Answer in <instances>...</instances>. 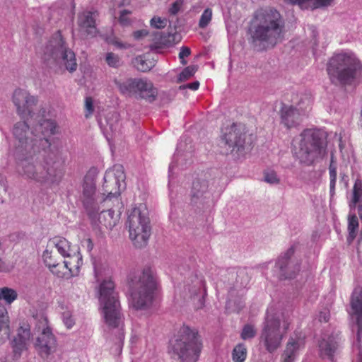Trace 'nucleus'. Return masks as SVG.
<instances>
[{"mask_svg": "<svg viewBox=\"0 0 362 362\" xmlns=\"http://www.w3.org/2000/svg\"><path fill=\"white\" fill-rule=\"evenodd\" d=\"M329 316H330L329 312L328 310H325L321 311L319 313L318 319L320 322H328V320L329 319Z\"/></svg>", "mask_w": 362, "mask_h": 362, "instance_id": "6e6d98bb", "label": "nucleus"}, {"mask_svg": "<svg viewBox=\"0 0 362 362\" xmlns=\"http://www.w3.org/2000/svg\"><path fill=\"white\" fill-rule=\"evenodd\" d=\"M250 33L255 45L263 49L274 47L284 38V20L275 9L258 11L252 21Z\"/></svg>", "mask_w": 362, "mask_h": 362, "instance_id": "f03ea898", "label": "nucleus"}, {"mask_svg": "<svg viewBox=\"0 0 362 362\" xmlns=\"http://www.w3.org/2000/svg\"><path fill=\"white\" fill-rule=\"evenodd\" d=\"M351 309L349 311L351 318L357 326V341L360 342L362 337V292L355 289L350 302Z\"/></svg>", "mask_w": 362, "mask_h": 362, "instance_id": "6ab92c4d", "label": "nucleus"}, {"mask_svg": "<svg viewBox=\"0 0 362 362\" xmlns=\"http://www.w3.org/2000/svg\"><path fill=\"white\" fill-rule=\"evenodd\" d=\"M126 226L129 238L136 247H142L147 244L151 228L148 211L144 205L132 209L128 215Z\"/></svg>", "mask_w": 362, "mask_h": 362, "instance_id": "0eeeda50", "label": "nucleus"}, {"mask_svg": "<svg viewBox=\"0 0 362 362\" xmlns=\"http://www.w3.org/2000/svg\"><path fill=\"white\" fill-rule=\"evenodd\" d=\"M264 180L266 182L269 184H278L279 182V179L277 177V175L274 171H269L264 173Z\"/></svg>", "mask_w": 362, "mask_h": 362, "instance_id": "de8ad7c7", "label": "nucleus"}, {"mask_svg": "<svg viewBox=\"0 0 362 362\" xmlns=\"http://www.w3.org/2000/svg\"><path fill=\"white\" fill-rule=\"evenodd\" d=\"M99 302L105 325L117 334L116 352L120 353L124 339V316L115 282L111 279H104L99 285Z\"/></svg>", "mask_w": 362, "mask_h": 362, "instance_id": "7ed1b4c3", "label": "nucleus"}, {"mask_svg": "<svg viewBox=\"0 0 362 362\" xmlns=\"http://www.w3.org/2000/svg\"><path fill=\"white\" fill-rule=\"evenodd\" d=\"M40 148L14 156L16 171L26 180L40 183H54L63 176L62 162L57 153Z\"/></svg>", "mask_w": 362, "mask_h": 362, "instance_id": "f257e3e1", "label": "nucleus"}, {"mask_svg": "<svg viewBox=\"0 0 362 362\" xmlns=\"http://www.w3.org/2000/svg\"><path fill=\"white\" fill-rule=\"evenodd\" d=\"M17 298L18 293L15 289L6 286L0 288V300L11 305Z\"/></svg>", "mask_w": 362, "mask_h": 362, "instance_id": "4c0bfd02", "label": "nucleus"}, {"mask_svg": "<svg viewBox=\"0 0 362 362\" xmlns=\"http://www.w3.org/2000/svg\"><path fill=\"white\" fill-rule=\"evenodd\" d=\"M56 127V123L53 120L40 119H38V124L35 128V131L37 134H41V136L37 134L38 137L45 138L49 141L48 137L55 134Z\"/></svg>", "mask_w": 362, "mask_h": 362, "instance_id": "c85d7f7f", "label": "nucleus"}, {"mask_svg": "<svg viewBox=\"0 0 362 362\" xmlns=\"http://www.w3.org/2000/svg\"><path fill=\"white\" fill-rule=\"evenodd\" d=\"M148 31L146 29H141L134 31L132 36L136 40H141L148 35Z\"/></svg>", "mask_w": 362, "mask_h": 362, "instance_id": "603ef678", "label": "nucleus"}, {"mask_svg": "<svg viewBox=\"0 0 362 362\" xmlns=\"http://www.w3.org/2000/svg\"><path fill=\"white\" fill-rule=\"evenodd\" d=\"M114 83L119 93L125 97L152 103L158 95L157 88L147 78H128L124 81L115 79Z\"/></svg>", "mask_w": 362, "mask_h": 362, "instance_id": "9b49d317", "label": "nucleus"}, {"mask_svg": "<svg viewBox=\"0 0 362 362\" xmlns=\"http://www.w3.org/2000/svg\"><path fill=\"white\" fill-rule=\"evenodd\" d=\"M12 102L16 108L17 114L23 119H29L35 115L37 98L31 95L27 90L16 89L12 95Z\"/></svg>", "mask_w": 362, "mask_h": 362, "instance_id": "dca6fc26", "label": "nucleus"}, {"mask_svg": "<svg viewBox=\"0 0 362 362\" xmlns=\"http://www.w3.org/2000/svg\"><path fill=\"white\" fill-rule=\"evenodd\" d=\"M13 267L14 265L12 262L0 257V272H9Z\"/></svg>", "mask_w": 362, "mask_h": 362, "instance_id": "09e8293b", "label": "nucleus"}, {"mask_svg": "<svg viewBox=\"0 0 362 362\" xmlns=\"http://www.w3.org/2000/svg\"><path fill=\"white\" fill-rule=\"evenodd\" d=\"M47 247L52 250L55 248L64 257H70V259L64 261V267L68 269L72 274L77 272L82 264V259L79 255L71 256L70 243L67 240L63 238H53L48 243Z\"/></svg>", "mask_w": 362, "mask_h": 362, "instance_id": "f3484780", "label": "nucleus"}, {"mask_svg": "<svg viewBox=\"0 0 362 362\" xmlns=\"http://www.w3.org/2000/svg\"><path fill=\"white\" fill-rule=\"evenodd\" d=\"M150 25L154 28L162 29L167 25V20L165 18L155 16L151 19Z\"/></svg>", "mask_w": 362, "mask_h": 362, "instance_id": "49530a36", "label": "nucleus"}, {"mask_svg": "<svg viewBox=\"0 0 362 362\" xmlns=\"http://www.w3.org/2000/svg\"><path fill=\"white\" fill-rule=\"evenodd\" d=\"M42 57L48 64H54L70 73L77 69L76 55L66 45L59 31L56 32L48 41L43 49Z\"/></svg>", "mask_w": 362, "mask_h": 362, "instance_id": "39448f33", "label": "nucleus"}, {"mask_svg": "<svg viewBox=\"0 0 362 362\" xmlns=\"http://www.w3.org/2000/svg\"><path fill=\"white\" fill-rule=\"evenodd\" d=\"M175 167L174 163H170L169 165V173H171Z\"/></svg>", "mask_w": 362, "mask_h": 362, "instance_id": "680f3d73", "label": "nucleus"}, {"mask_svg": "<svg viewBox=\"0 0 362 362\" xmlns=\"http://www.w3.org/2000/svg\"><path fill=\"white\" fill-rule=\"evenodd\" d=\"M288 327L289 322L287 320H284L281 323L279 315L270 314L267 311L261 338L269 352L272 353L280 346Z\"/></svg>", "mask_w": 362, "mask_h": 362, "instance_id": "ddd939ff", "label": "nucleus"}, {"mask_svg": "<svg viewBox=\"0 0 362 362\" xmlns=\"http://www.w3.org/2000/svg\"><path fill=\"white\" fill-rule=\"evenodd\" d=\"M356 362H362V349H359Z\"/></svg>", "mask_w": 362, "mask_h": 362, "instance_id": "bf43d9fd", "label": "nucleus"}, {"mask_svg": "<svg viewBox=\"0 0 362 362\" xmlns=\"http://www.w3.org/2000/svg\"><path fill=\"white\" fill-rule=\"evenodd\" d=\"M95 274L97 277L101 275V272L96 266H95Z\"/></svg>", "mask_w": 362, "mask_h": 362, "instance_id": "052dcab7", "label": "nucleus"}, {"mask_svg": "<svg viewBox=\"0 0 362 362\" xmlns=\"http://www.w3.org/2000/svg\"><path fill=\"white\" fill-rule=\"evenodd\" d=\"M294 254V249L289 248L284 256L281 257L276 265L281 271V275L285 279L294 278L300 271V264L297 260L291 259Z\"/></svg>", "mask_w": 362, "mask_h": 362, "instance_id": "a211bd4d", "label": "nucleus"}, {"mask_svg": "<svg viewBox=\"0 0 362 362\" xmlns=\"http://www.w3.org/2000/svg\"><path fill=\"white\" fill-rule=\"evenodd\" d=\"M36 328L40 334L35 343V349L41 356H47L55 348L56 339L44 315L38 317Z\"/></svg>", "mask_w": 362, "mask_h": 362, "instance_id": "2eb2a0df", "label": "nucleus"}, {"mask_svg": "<svg viewBox=\"0 0 362 362\" xmlns=\"http://www.w3.org/2000/svg\"><path fill=\"white\" fill-rule=\"evenodd\" d=\"M156 281L150 269H145L132 288L130 305L136 310H144L152 305Z\"/></svg>", "mask_w": 362, "mask_h": 362, "instance_id": "1a4fd4ad", "label": "nucleus"}, {"mask_svg": "<svg viewBox=\"0 0 362 362\" xmlns=\"http://www.w3.org/2000/svg\"><path fill=\"white\" fill-rule=\"evenodd\" d=\"M98 175L96 168L90 169L84 177L83 190L80 199L88 216L94 219L98 211L104 206H111L110 199L104 198L103 194H97L95 179Z\"/></svg>", "mask_w": 362, "mask_h": 362, "instance_id": "6e6552de", "label": "nucleus"}, {"mask_svg": "<svg viewBox=\"0 0 362 362\" xmlns=\"http://www.w3.org/2000/svg\"><path fill=\"white\" fill-rule=\"evenodd\" d=\"M31 333L29 325H24L19 327L17 335L12 341V347L15 356H20L22 351L27 349Z\"/></svg>", "mask_w": 362, "mask_h": 362, "instance_id": "b1692460", "label": "nucleus"}, {"mask_svg": "<svg viewBox=\"0 0 362 362\" xmlns=\"http://www.w3.org/2000/svg\"><path fill=\"white\" fill-rule=\"evenodd\" d=\"M133 64L134 67L138 71L142 72L150 71L155 66V62L147 58L146 55H140L136 57L134 59Z\"/></svg>", "mask_w": 362, "mask_h": 362, "instance_id": "473e14b6", "label": "nucleus"}, {"mask_svg": "<svg viewBox=\"0 0 362 362\" xmlns=\"http://www.w3.org/2000/svg\"><path fill=\"white\" fill-rule=\"evenodd\" d=\"M53 250L47 247L43 252L44 262L49 269L56 268L59 264L55 258Z\"/></svg>", "mask_w": 362, "mask_h": 362, "instance_id": "ea45409f", "label": "nucleus"}, {"mask_svg": "<svg viewBox=\"0 0 362 362\" xmlns=\"http://www.w3.org/2000/svg\"><path fill=\"white\" fill-rule=\"evenodd\" d=\"M256 334V331L254 327L250 325H246L244 326L240 337L242 339L247 340L253 338Z\"/></svg>", "mask_w": 362, "mask_h": 362, "instance_id": "a18cd8bd", "label": "nucleus"}, {"mask_svg": "<svg viewBox=\"0 0 362 362\" xmlns=\"http://www.w3.org/2000/svg\"><path fill=\"white\" fill-rule=\"evenodd\" d=\"M85 107L86 110L85 116L86 117H88L93 112V100L90 98H86Z\"/></svg>", "mask_w": 362, "mask_h": 362, "instance_id": "864d4df0", "label": "nucleus"}, {"mask_svg": "<svg viewBox=\"0 0 362 362\" xmlns=\"http://www.w3.org/2000/svg\"><path fill=\"white\" fill-rule=\"evenodd\" d=\"M190 281L191 284H187L185 286L191 296L196 295L201 288H204V281L202 276L194 275Z\"/></svg>", "mask_w": 362, "mask_h": 362, "instance_id": "e433bc0d", "label": "nucleus"}, {"mask_svg": "<svg viewBox=\"0 0 362 362\" xmlns=\"http://www.w3.org/2000/svg\"><path fill=\"white\" fill-rule=\"evenodd\" d=\"M35 117V115H34V117H33L32 119H33V118H34V119H36L37 118H36V117Z\"/></svg>", "mask_w": 362, "mask_h": 362, "instance_id": "0e129e2a", "label": "nucleus"}, {"mask_svg": "<svg viewBox=\"0 0 362 362\" xmlns=\"http://www.w3.org/2000/svg\"><path fill=\"white\" fill-rule=\"evenodd\" d=\"M247 356V350L245 345L239 343L233 349L232 360L233 362H244Z\"/></svg>", "mask_w": 362, "mask_h": 362, "instance_id": "58836bf2", "label": "nucleus"}, {"mask_svg": "<svg viewBox=\"0 0 362 362\" xmlns=\"http://www.w3.org/2000/svg\"><path fill=\"white\" fill-rule=\"evenodd\" d=\"M105 62L112 68H118L122 64L120 57L113 52H107L106 54Z\"/></svg>", "mask_w": 362, "mask_h": 362, "instance_id": "a19ab883", "label": "nucleus"}, {"mask_svg": "<svg viewBox=\"0 0 362 362\" xmlns=\"http://www.w3.org/2000/svg\"><path fill=\"white\" fill-rule=\"evenodd\" d=\"M124 179V168L121 165H115L105 172L101 194L104 198L110 199V204L118 202L117 197L120 194L121 185Z\"/></svg>", "mask_w": 362, "mask_h": 362, "instance_id": "4468645a", "label": "nucleus"}, {"mask_svg": "<svg viewBox=\"0 0 362 362\" xmlns=\"http://www.w3.org/2000/svg\"><path fill=\"white\" fill-rule=\"evenodd\" d=\"M2 250V244H1V242L0 241V251H1Z\"/></svg>", "mask_w": 362, "mask_h": 362, "instance_id": "e2e57ef3", "label": "nucleus"}, {"mask_svg": "<svg viewBox=\"0 0 362 362\" xmlns=\"http://www.w3.org/2000/svg\"><path fill=\"white\" fill-rule=\"evenodd\" d=\"M172 346L174 354L177 355L182 362H197L202 344L197 332L189 327H183Z\"/></svg>", "mask_w": 362, "mask_h": 362, "instance_id": "f8f14e48", "label": "nucleus"}, {"mask_svg": "<svg viewBox=\"0 0 362 362\" xmlns=\"http://www.w3.org/2000/svg\"><path fill=\"white\" fill-rule=\"evenodd\" d=\"M129 13V12L127 10H124L121 12L119 21L122 25H127L129 23V20L127 18Z\"/></svg>", "mask_w": 362, "mask_h": 362, "instance_id": "5fc2aeb1", "label": "nucleus"}, {"mask_svg": "<svg viewBox=\"0 0 362 362\" xmlns=\"http://www.w3.org/2000/svg\"><path fill=\"white\" fill-rule=\"evenodd\" d=\"M156 37L157 38V36H159L158 38V43L161 45L170 47L175 44L177 42H178L180 35L175 32L173 33H156Z\"/></svg>", "mask_w": 362, "mask_h": 362, "instance_id": "72a5a7b5", "label": "nucleus"}, {"mask_svg": "<svg viewBox=\"0 0 362 362\" xmlns=\"http://www.w3.org/2000/svg\"><path fill=\"white\" fill-rule=\"evenodd\" d=\"M302 115L293 105H284L281 109V122L287 128L297 127L301 122Z\"/></svg>", "mask_w": 362, "mask_h": 362, "instance_id": "5701e85b", "label": "nucleus"}, {"mask_svg": "<svg viewBox=\"0 0 362 362\" xmlns=\"http://www.w3.org/2000/svg\"><path fill=\"white\" fill-rule=\"evenodd\" d=\"M332 83L356 85L362 80V64L354 55L339 53L332 57L327 66Z\"/></svg>", "mask_w": 362, "mask_h": 362, "instance_id": "20e7f679", "label": "nucleus"}, {"mask_svg": "<svg viewBox=\"0 0 362 362\" xmlns=\"http://www.w3.org/2000/svg\"><path fill=\"white\" fill-rule=\"evenodd\" d=\"M6 308L0 303V342L9 337L11 330Z\"/></svg>", "mask_w": 362, "mask_h": 362, "instance_id": "c756f323", "label": "nucleus"}, {"mask_svg": "<svg viewBox=\"0 0 362 362\" xmlns=\"http://www.w3.org/2000/svg\"><path fill=\"white\" fill-rule=\"evenodd\" d=\"M98 124L106 139L110 141L119 129V123L117 113L110 114L103 119H99Z\"/></svg>", "mask_w": 362, "mask_h": 362, "instance_id": "393cba45", "label": "nucleus"}, {"mask_svg": "<svg viewBox=\"0 0 362 362\" xmlns=\"http://www.w3.org/2000/svg\"><path fill=\"white\" fill-rule=\"evenodd\" d=\"M14 152L16 156L30 151H37L40 148H49L50 142L45 138H40L29 128L26 122H16L12 129Z\"/></svg>", "mask_w": 362, "mask_h": 362, "instance_id": "9d476101", "label": "nucleus"}, {"mask_svg": "<svg viewBox=\"0 0 362 362\" xmlns=\"http://www.w3.org/2000/svg\"><path fill=\"white\" fill-rule=\"evenodd\" d=\"M183 5L182 0H176L169 8L168 12L170 15H176Z\"/></svg>", "mask_w": 362, "mask_h": 362, "instance_id": "8fccbe9b", "label": "nucleus"}, {"mask_svg": "<svg viewBox=\"0 0 362 362\" xmlns=\"http://www.w3.org/2000/svg\"><path fill=\"white\" fill-rule=\"evenodd\" d=\"M191 53L190 49L187 47H182L180 48V52L179 53V58L180 59L181 64L185 65L187 64V61L185 59V57H187L189 56Z\"/></svg>", "mask_w": 362, "mask_h": 362, "instance_id": "3c124183", "label": "nucleus"}, {"mask_svg": "<svg viewBox=\"0 0 362 362\" xmlns=\"http://www.w3.org/2000/svg\"><path fill=\"white\" fill-rule=\"evenodd\" d=\"M199 81H194L190 83H187V85H184L180 87V88H189L192 90H196L199 88Z\"/></svg>", "mask_w": 362, "mask_h": 362, "instance_id": "4d7b16f0", "label": "nucleus"}, {"mask_svg": "<svg viewBox=\"0 0 362 362\" xmlns=\"http://www.w3.org/2000/svg\"><path fill=\"white\" fill-rule=\"evenodd\" d=\"M97 16V12L91 11H83L79 14L78 25L80 29L88 35H95L96 33L95 18Z\"/></svg>", "mask_w": 362, "mask_h": 362, "instance_id": "a878e982", "label": "nucleus"}, {"mask_svg": "<svg viewBox=\"0 0 362 362\" xmlns=\"http://www.w3.org/2000/svg\"><path fill=\"white\" fill-rule=\"evenodd\" d=\"M112 44L118 47V48H120V49H127L129 47V45L127 44H125V43H123L122 42H119L118 40H114L112 42Z\"/></svg>", "mask_w": 362, "mask_h": 362, "instance_id": "13d9d810", "label": "nucleus"}, {"mask_svg": "<svg viewBox=\"0 0 362 362\" xmlns=\"http://www.w3.org/2000/svg\"><path fill=\"white\" fill-rule=\"evenodd\" d=\"M296 99H298L297 101H294V99H293V103L296 105L295 107L303 115L310 108L312 98L308 94H301L300 96L296 95Z\"/></svg>", "mask_w": 362, "mask_h": 362, "instance_id": "f704fd0d", "label": "nucleus"}, {"mask_svg": "<svg viewBox=\"0 0 362 362\" xmlns=\"http://www.w3.org/2000/svg\"><path fill=\"white\" fill-rule=\"evenodd\" d=\"M245 134L238 131L235 125H233L229 132L225 133L222 141L227 145L231 151L236 150L240 151L244 148Z\"/></svg>", "mask_w": 362, "mask_h": 362, "instance_id": "4be33fe9", "label": "nucleus"}, {"mask_svg": "<svg viewBox=\"0 0 362 362\" xmlns=\"http://www.w3.org/2000/svg\"><path fill=\"white\" fill-rule=\"evenodd\" d=\"M300 137L299 149L296 153L301 163L310 165L324 156L326 145L323 132L308 129L300 134Z\"/></svg>", "mask_w": 362, "mask_h": 362, "instance_id": "423d86ee", "label": "nucleus"}, {"mask_svg": "<svg viewBox=\"0 0 362 362\" xmlns=\"http://www.w3.org/2000/svg\"><path fill=\"white\" fill-rule=\"evenodd\" d=\"M340 343V338L337 334L325 335L319 343L320 356L322 358L332 359L337 352Z\"/></svg>", "mask_w": 362, "mask_h": 362, "instance_id": "412c9836", "label": "nucleus"}, {"mask_svg": "<svg viewBox=\"0 0 362 362\" xmlns=\"http://www.w3.org/2000/svg\"><path fill=\"white\" fill-rule=\"evenodd\" d=\"M359 223L357 216L355 214L349 213L348 215V235L346 238V240L349 244H351L353 240L356 238L358 230Z\"/></svg>", "mask_w": 362, "mask_h": 362, "instance_id": "2f4dec72", "label": "nucleus"}, {"mask_svg": "<svg viewBox=\"0 0 362 362\" xmlns=\"http://www.w3.org/2000/svg\"><path fill=\"white\" fill-rule=\"evenodd\" d=\"M98 214V222L106 228L112 229L118 222L119 215L116 214L112 209V205L109 207L104 206L100 209Z\"/></svg>", "mask_w": 362, "mask_h": 362, "instance_id": "cd10ccee", "label": "nucleus"}, {"mask_svg": "<svg viewBox=\"0 0 362 362\" xmlns=\"http://www.w3.org/2000/svg\"><path fill=\"white\" fill-rule=\"evenodd\" d=\"M329 174L330 179V194L333 195L334 194L335 185L337 182V167L332 163H330L329 167Z\"/></svg>", "mask_w": 362, "mask_h": 362, "instance_id": "c03bdc74", "label": "nucleus"}, {"mask_svg": "<svg viewBox=\"0 0 362 362\" xmlns=\"http://www.w3.org/2000/svg\"><path fill=\"white\" fill-rule=\"evenodd\" d=\"M197 68L195 66H189L185 68L180 74L177 78V82L180 83L190 78L197 71Z\"/></svg>", "mask_w": 362, "mask_h": 362, "instance_id": "79ce46f5", "label": "nucleus"}, {"mask_svg": "<svg viewBox=\"0 0 362 362\" xmlns=\"http://www.w3.org/2000/svg\"><path fill=\"white\" fill-rule=\"evenodd\" d=\"M350 209L357 208L358 214L362 221V187L355 184L352 190L351 199L349 204Z\"/></svg>", "mask_w": 362, "mask_h": 362, "instance_id": "7c9ffc66", "label": "nucleus"}, {"mask_svg": "<svg viewBox=\"0 0 362 362\" xmlns=\"http://www.w3.org/2000/svg\"><path fill=\"white\" fill-rule=\"evenodd\" d=\"M212 18V10L209 8H206L202 13L199 21V27L201 28H206L209 23L211 22Z\"/></svg>", "mask_w": 362, "mask_h": 362, "instance_id": "37998d69", "label": "nucleus"}, {"mask_svg": "<svg viewBox=\"0 0 362 362\" xmlns=\"http://www.w3.org/2000/svg\"><path fill=\"white\" fill-rule=\"evenodd\" d=\"M62 310V320L65 327L70 329L76 323V319L72 314V310L68 307L64 305H60Z\"/></svg>", "mask_w": 362, "mask_h": 362, "instance_id": "c9c22d12", "label": "nucleus"}, {"mask_svg": "<svg viewBox=\"0 0 362 362\" xmlns=\"http://www.w3.org/2000/svg\"><path fill=\"white\" fill-rule=\"evenodd\" d=\"M211 194L208 190V183L205 180H195L192 188V201L194 203H204L206 199H211Z\"/></svg>", "mask_w": 362, "mask_h": 362, "instance_id": "bb28decb", "label": "nucleus"}, {"mask_svg": "<svg viewBox=\"0 0 362 362\" xmlns=\"http://www.w3.org/2000/svg\"><path fill=\"white\" fill-rule=\"evenodd\" d=\"M304 337L301 334L291 336L281 356V362H293L298 351L304 346Z\"/></svg>", "mask_w": 362, "mask_h": 362, "instance_id": "aec40b11", "label": "nucleus"}]
</instances>
